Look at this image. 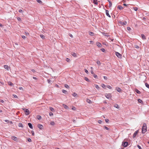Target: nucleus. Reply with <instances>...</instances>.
I'll return each instance as SVG.
<instances>
[{"label":"nucleus","mask_w":149,"mask_h":149,"mask_svg":"<svg viewBox=\"0 0 149 149\" xmlns=\"http://www.w3.org/2000/svg\"><path fill=\"white\" fill-rule=\"evenodd\" d=\"M147 131V127L145 123H144L143 124L142 132L143 134L145 133Z\"/></svg>","instance_id":"nucleus-1"},{"label":"nucleus","mask_w":149,"mask_h":149,"mask_svg":"<svg viewBox=\"0 0 149 149\" xmlns=\"http://www.w3.org/2000/svg\"><path fill=\"white\" fill-rule=\"evenodd\" d=\"M22 109L24 110V111L25 112V114L26 115H27L29 114V111L27 109L23 108Z\"/></svg>","instance_id":"nucleus-2"},{"label":"nucleus","mask_w":149,"mask_h":149,"mask_svg":"<svg viewBox=\"0 0 149 149\" xmlns=\"http://www.w3.org/2000/svg\"><path fill=\"white\" fill-rule=\"evenodd\" d=\"M105 96L108 99H111L112 97L110 93H106L105 94Z\"/></svg>","instance_id":"nucleus-3"},{"label":"nucleus","mask_w":149,"mask_h":149,"mask_svg":"<svg viewBox=\"0 0 149 149\" xmlns=\"http://www.w3.org/2000/svg\"><path fill=\"white\" fill-rule=\"evenodd\" d=\"M128 144V142L126 141H123L122 145L124 147H127Z\"/></svg>","instance_id":"nucleus-4"},{"label":"nucleus","mask_w":149,"mask_h":149,"mask_svg":"<svg viewBox=\"0 0 149 149\" xmlns=\"http://www.w3.org/2000/svg\"><path fill=\"white\" fill-rule=\"evenodd\" d=\"M116 54L118 58H121L122 55L118 52H116Z\"/></svg>","instance_id":"nucleus-5"},{"label":"nucleus","mask_w":149,"mask_h":149,"mask_svg":"<svg viewBox=\"0 0 149 149\" xmlns=\"http://www.w3.org/2000/svg\"><path fill=\"white\" fill-rule=\"evenodd\" d=\"M119 22L120 24H121L122 25H126L127 24V22L126 21L122 22L121 21H120Z\"/></svg>","instance_id":"nucleus-6"},{"label":"nucleus","mask_w":149,"mask_h":149,"mask_svg":"<svg viewBox=\"0 0 149 149\" xmlns=\"http://www.w3.org/2000/svg\"><path fill=\"white\" fill-rule=\"evenodd\" d=\"M138 130H137L133 134V138H134L136 136V135H137L138 132Z\"/></svg>","instance_id":"nucleus-7"},{"label":"nucleus","mask_w":149,"mask_h":149,"mask_svg":"<svg viewBox=\"0 0 149 149\" xmlns=\"http://www.w3.org/2000/svg\"><path fill=\"white\" fill-rule=\"evenodd\" d=\"M116 90L119 92H121L122 91L120 88L118 87H117L116 88Z\"/></svg>","instance_id":"nucleus-8"},{"label":"nucleus","mask_w":149,"mask_h":149,"mask_svg":"<svg viewBox=\"0 0 149 149\" xmlns=\"http://www.w3.org/2000/svg\"><path fill=\"white\" fill-rule=\"evenodd\" d=\"M38 127L40 129H42L43 127V126L40 124H38Z\"/></svg>","instance_id":"nucleus-9"},{"label":"nucleus","mask_w":149,"mask_h":149,"mask_svg":"<svg viewBox=\"0 0 149 149\" xmlns=\"http://www.w3.org/2000/svg\"><path fill=\"white\" fill-rule=\"evenodd\" d=\"M109 11L108 10H106V15H107V16H108L109 17H110L111 16L109 15Z\"/></svg>","instance_id":"nucleus-10"},{"label":"nucleus","mask_w":149,"mask_h":149,"mask_svg":"<svg viewBox=\"0 0 149 149\" xmlns=\"http://www.w3.org/2000/svg\"><path fill=\"white\" fill-rule=\"evenodd\" d=\"M96 44L99 47H101L102 46V44L100 42H96Z\"/></svg>","instance_id":"nucleus-11"},{"label":"nucleus","mask_w":149,"mask_h":149,"mask_svg":"<svg viewBox=\"0 0 149 149\" xmlns=\"http://www.w3.org/2000/svg\"><path fill=\"white\" fill-rule=\"evenodd\" d=\"M28 125L29 126V127L31 129H33V126L32 125V124L30 123H28Z\"/></svg>","instance_id":"nucleus-12"},{"label":"nucleus","mask_w":149,"mask_h":149,"mask_svg":"<svg viewBox=\"0 0 149 149\" xmlns=\"http://www.w3.org/2000/svg\"><path fill=\"white\" fill-rule=\"evenodd\" d=\"M4 67L6 70H9V67L7 65H4Z\"/></svg>","instance_id":"nucleus-13"},{"label":"nucleus","mask_w":149,"mask_h":149,"mask_svg":"<svg viewBox=\"0 0 149 149\" xmlns=\"http://www.w3.org/2000/svg\"><path fill=\"white\" fill-rule=\"evenodd\" d=\"M12 139L13 140L15 141H16L17 140V138L15 136H12Z\"/></svg>","instance_id":"nucleus-14"},{"label":"nucleus","mask_w":149,"mask_h":149,"mask_svg":"<svg viewBox=\"0 0 149 149\" xmlns=\"http://www.w3.org/2000/svg\"><path fill=\"white\" fill-rule=\"evenodd\" d=\"M63 106L65 109H69L67 105L63 104Z\"/></svg>","instance_id":"nucleus-15"},{"label":"nucleus","mask_w":149,"mask_h":149,"mask_svg":"<svg viewBox=\"0 0 149 149\" xmlns=\"http://www.w3.org/2000/svg\"><path fill=\"white\" fill-rule=\"evenodd\" d=\"M141 36L143 39L145 40L146 39V37L144 34H142L141 35Z\"/></svg>","instance_id":"nucleus-16"},{"label":"nucleus","mask_w":149,"mask_h":149,"mask_svg":"<svg viewBox=\"0 0 149 149\" xmlns=\"http://www.w3.org/2000/svg\"><path fill=\"white\" fill-rule=\"evenodd\" d=\"M114 107H115V108H116L117 109H118L119 108V107H120L119 106H118V104H115L114 105Z\"/></svg>","instance_id":"nucleus-17"},{"label":"nucleus","mask_w":149,"mask_h":149,"mask_svg":"<svg viewBox=\"0 0 149 149\" xmlns=\"http://www.w3.org/2000/svg\"><path fill=\"white\" fill-rule=\"evenodd\" d=\"M135 92L138 94H140L141 93V92L137 89H135Z\"/></svg>","instance_id":"nucleus-18"},{"label":"nucleus","mask_w":149,"mask_h":149,"mask_svg":"<svg viewBox=\"0 0 149 149\" xmlns=\"http://www.w3.org/2000/svg\"><path fill=\"white\" fill-rule=\"evenodd\" d=\"M89 34L90 35H91V36H94V33H93V32H89Z\"/></svg>","instance_id":"nucleus-19"},{"label":"nucleus","mask_w":149,"mask_h":149,"mask_svg":"<svg viewBox=\"0 0 149 149\" xmlns=\"http://www.w3.org/2000/svg\"><path fill=\"white\" fill-rule=\"evenodd\" d=\"M37 118L38 120H40L41 119L42 117L40 116H37Z\"/></svg>","instance_id":"nucleus-20"},{"label":"nucleus","mask_w":149,"mask_h":149,"mask_svg":"<svg viewBox=\"0 0 149 149\" xmlns=\"http://www.w3.org/2000/svg\"><path fill=\"white\" fill-rule=\"evenodd\" d=\"M71 54L74 57L77 56V54L75 53H72Z\"/></svg>","instance_id":"nucleus-21"},{"label":"nucleus","mask_w":149,"mask_h":149,"mask_svg":"<svg viewBox=\"0 0 149 149\" xmlns=\"http://www.w3.org/2000/svg\"><path fill=\"white\" fill-rule=\"evenodd\" d=\"M86 101L89 103H91V101L90 100L88 99Z\"/></svg>","instance_id":"nucleus-22"},{"label":"nucleus","mask_w":149,"mask_h":149,"mask_svg":"<svg viewBox=\"0 0 149 149\" xmlns=\"http://www.w3.org/2000/svg\"><path fill=\"white\" fill-rule=\"evenodd\" d=\"M138 101L139 103H143V101L140 99H138Z\"/></svg>","instance_id":"nucleus-23"},{"label":"nucleus","mask_w":149,"mask_h":149,"mask_svg":"<svg viewBox=\"0 0 149 149\" xmlns=\"http://www.w3.org/2000/svg\"><path fill=\"white\" fill-rule=\"evenodd\" d=\"M49 109L52 111H54V109L52 107L49 108Z\"/></svg>","instance_id":"nucleus-24"},{"label":"nucleus","mask_w":149,"mask_h":149,"mask_svg":"<svg viewBox=\"0 0 149 149\" xmlns=\"http://www.w3.org/2000/svg\"><path fill=\"white\" fill-rule=\"evenodd\" d=\"M84 79L87 81L89 82L90 81L88 78L86 77H85Z\"/></svg>","instance_id":"nucleus-25"},{"label":"nucleus","mask_w":149,"mask_h":149,"mask_svg":"<svg viewBox=\"0 0 149 149\" xmlns=\"http://www.w3.org/2000/svg\"><path fill=\"white\" fill-rule=\"evenodd\" d=\"M18 126L19 127H23V125L21 123H19V124Z\"/></svg>","instance_id":"nucleus-26"},{"label":"nucleus","mask_w":149,"mask_h":149,"mask_svg":"<svg viewBox=\"0 0 149 149\" xmlns=\"http://www.w3.org/2000/svg\"><path fill=\"white\" fill-rule=\"evenodd\" d=\"M93 2L95 4H97V0H93Z\"/></svg>","instance_id":"nucleus-27"},{"label":"nucleus","mask_w":149,"mask_h":149,"mask_svg":"<svg viewBox=\"0 0 149 149\" xmlns=\"http://www.w3.org/2000/svg\"><path fill=\"white\" fill-rule=\"evenodd\" d=\"M95 87L97 89H99L100 88L97 85H96V84H95Z\"/></svg>","instance_id":"nucleus-28"},{"label":"nucleus","mask_w":149,"mask_h":149,"mask_svg":"<svg viewBox=\"0 0 149 149\" xmlns=\"http://www.w3.org/2000/svg\"><path fill=\"white\" fill-rule=\"evenodd\" d=\"M62 92L64 93H67V91L65 90H62Z\"/></svg>","instance_id":"nucleus-29"},{"label":"nucleus","mask_w":149,"mask_h":149,"mask_svg":"<svg viewBox=\"0 0 149 149\" xmlns=\"http://www.w3.org/2000/svg\"><path fill=\"white\" fill-rule=\"evenodd\" d=\"M118 8L119 9H122L123 8L121 6H118Z\"/></svg>","instance_id":"nucleus-30"},{"label":"nucleus","mask_w":149,"mask_h":149,"mask_svg":"<svg viewBox=\"0 0 149 149\" xmlns=\"http://www.w3.org/2000/svg\"><path fill=\"white\" fill-rule=\"evenodd\" d=\"M145 85H146V86L148 88H149V85L147 83H145Z\"/></svg>","instance_id":"nucleus-31"},{"label":"nucleus","mask_w":149,"mask_h":149,"mask_svg":"<svg viewBox=\"0 0 149 149\" xmlns=\"http://www.w3.org/2000/svg\"><path fill=\"white\" fill-rule=\"evenodd\" d=\"M40 37L42 39H44L45 38V36L43 35H40Z\"/></svg>","instance_id":"nucleus-32"},{"label":"nucleus","mask_w":149,"mask_h":149,"mask_svg":"<svg viewBox=\"0 0 149 149\" xmlns=\"http://www.w3.org/2000/svg\"><path fill=\"white\" fill-rule=\"evenodd\" d=\"M39 3H42V1L40 0H36Z\"/></svg>","instance_id":"nucleus-33"},{"label":"nucleus","mask_w":149,"mask_h":149,"mask_svg":"<svg viewBox=\"0 0 149 149\" xmlns=\"http://www.w3.org/2000/svg\"><path fill=\"white\" fill-rule=\"evenodd\" d=\"M50 124L54 125L55 124V123L54 121H51L50 123Z\"/></svg>","instance_id":"nucleus-34"},{"label":"nucleus","mask_w":149,"mask_h":149,"mask_svg":"<svg viewBox=\"0 0 149 149\" xmlns=\"http://www.w3.org/2000/svg\"><path fill=\"white\" fill-rule=\"evenodd\" d=\"M134 47L137 49H139V47L137 45H135L134 46Z\"/></svg>","instance_id":"nucleus-35"},{"label":"nucleus","mask_w":149,"mask_h":149,"mask_svg":"<svg viewBox=\"0 0 149 149\" xmlns=\"http://www.w3.org/2000/svg\"><path fill=\"white\" fill-rule=\"evenodd\" d=\"M96 63L97 65H100V62L99 61H97Z\"/></svg>","instance_id":"nucleus-36"},{"label":"nucleus","mask_w":149,"mask_h":149,"mask_svg":"<svg viewBox=\"0 0 149 149\" xmlns=\"http://www.w3.org/2000/svg\"><path fill=\"white\" fill-rule=\"evenodd\" d=\"M106 87H107V88H108L110 89H112V87L110 86L109 85H107L106 86Z\"/></svg>","instance_id":"nucleus-37"},{"label":"nucleus","mask_w":149,"mask_h":149,"mask_svg":"<svg viewBox=\"0 0 149 149\" xmlns=\"http://www.w3.org/2000/svg\"><path fill=\"white\" fill-rule=\"evenodd\" d=\"M103 52H105V50L104 48H102L101 49Z\"/></svg>","instance_id":"nucleus-38"},{"label":"nucleus","mask_w":149,"mask_h":149,"mask_svg":"<svg viewBox=\"0 0 149 149\" xmlns=\"http://www.w3.org/2000/svg\"><path fill=\"white\" fill-rule=\"evenodd\" d=\"M77 93H74L73 94H72V95L74 97H75L77 95Z\"/></svg>","instance_id":"nucleus-39"},{"label":"nucleus","mask_w":149,"mask_h":149,"mask_svg":"<svg viewBox=\"0 0 149 149\" xmlns=\"http://www.w3.org/2000/svg\"><path fill=\"white\" fill-rule=\"evenodd\" d=\"M49 115L50 116H53V113L52 112H50L49 113Z\"/></svg>","instance_id":"nucleus-40"},{"label":"nucleus","mask_w":149,"mask_h":149,"mask_svg":"<svg viewBox=\"0 0 149 149\" xmlns=\"http://www.w3.org/2000/svg\"><path fill=\"white\" fill-rule=\"evenodd\" d=\"M102 87L103 88H105V87H106V86H105V85H104V84H102Z\"/></svg>","instance_id":"nucleus-41"},{"label":"nucleus","mask_w":149,"mask_h":149,"mask_svg":"<svg viewBox=\"0 0 149 149\" xmlns=\"http://www.w3.org/2000/svg\"><path fill=\"white\" fill-rule=\"evenodd\" d=\"M27 141L29 142H31V139L30 138H29L28 139H27Z\"/></svg>","instance_id":"nucleus-42"},{"label":"nucleus","mask_w":149,"mask_h":149,"mask_svg":"<svg viewBox=\"0 0 149 149\" xmlns=\"http://www.w3.org/2000/svg\"><path fill=\"white\" fill-rule=\"evenodd\" d=\"M70 59L68 58H67L66 59V61L68 62H69L70 61Z\"/></svg>","instance_id":"nucleus-43"},{"label":"nucleus","mask_w":149,"mask_h":149,"mask_svg":"<svg viewBox=\"0 0 149 149\" xmlns=\"http://www.w3.org/2000/svg\"><path fill=\"white\" fill-rule=\"evenodd\" d=\"M93 76L95 78H97V76L95 74H93Z\"/></svg>","instance_id":"nucleus-44"},{"label":"nucleus","mask_w":149,"mask_h":149,"mask_svg":"<svg viewBox=\"0 0 149 149\" xmlns=\"http://www.w3.org/2000/svg\"><path fill=\"white\" fill-rule=\"evenodd\" d=\"M65 86L67 88H69V86L67 84H65Z\"/></svg>","instance_id":"nucleus-45"},{"label":"nucleus","mask_w":149,"mask_h":149,"mask_svg":"<svg viewBox=\"0 0 149 149\" xmlns=\"http://www.w3.org/2000/svg\"><path fill=\"white\" fill-rule=\"evenodd\" d=\"M104 129H106L107 130H109V128L106 126H104Z\"/></svg>","instance_id":"nucleus-46"},{"label":"nucleus","mask_w":149,"mask_h":149,"mask_svg":"<svg viewBox=\"0 0 149 149\" xmlns=\"http://www.w3.org/2000/svg\"><path fill=\"white\" fill-rule=\"evenodd\" d=\"M72 109L73 110H76V108L74 107L73 106Z\"/></svg>","instance_id":"nucleus-47"},{"label":"nucleus","mask_w":149,"mask_h":149,"mask_svg":"<svg viewBox=\"0 0 149 149\" xmlns=\"http://www.w3.org/2000/svg\"><path fill=\"white\" fill-rule=\"evenodd\" d=\"M109 6L110 7L112 6V3H111V2L110 1H109Z\"/></svg>","instance_id":"nucleus-48"},{"label":"nucleus","mask_w":149,"mask_h":149,"mask_svg":"<svg viewBox=\"0 0 149 149\" xmlns=\"http://www.w3.org/2000/svg\"><path fill=\"white\" fill-rule=\"evenodd\" d=\"M98 122L100 124H101L102 123V121L100 120H99L98 121Z\"/></svg>","instance_id":"nucleus-49"},{"label":"nucleus","mask_w":149,"mask_h":149,"mask_svg":"<svg viewBox=\"0 0 149 149\" xmlns=\"http://www.w3.org/2000/svg\"><path fill=\"white\" fill-rule=\"evenodd\" d=\"M109 121V120L108 119H105V121L106 123H108Z\"/></svg>","instance_id":"nucleus-50"},{"label":"nucleus","mask_w":149,"mask_h":149,"mask_svg":"<svg viewBox=\"0 0 149 149\" xmlns=\"http://www.w3.org/2000/svg\"><path fill=\"white\" fill-rule=\"evenodd\" d=\"M17 20H18V21H21V19L19 17H17Z\"/></svg>","instance_id":"nucleus-51"},{"label":"nucleus","mask_w":149,"mask_h":149,"mask_svg":"<svg viewBox=\"0 0 149 149\" xmlns=\"http://www.w3.org/2000/svg\"><path fill=\"white\" fill-rule=\"evenodd\" d=\"M85 72L86 73L88 74V71L86 69H85Z\"/></svg>","instance_id":"nucleus-52"},{"label":"nucleus","mask_w":149,"mask_h":149,"mask_svg":"<svg viewBox=\"0 0 149 149\" xmlns=\"http://www.w3.org/2000/svg\"><path fill=\"white\" fill-rule=\"evenodd\" d=\"M137 147L139 149H141V148L140 146L138 145Z\"/></svg>","instance_id":"nucleus-53"},{"label":"nucleus","mask_w":149,"mask_h":149,"mask_svg":"<svg viewBox=\"0 0 149 149\" xmlns=\"http://www.w3.org/2000/svg\"><path fill=\"white\" fill-rule=\"evenodd\" d=\"M127 30H128L129 31H130L131 29V28L129 27H127Z\"/></svg>","instance_id":"nucleus-54"},{"label":"nucleus","mask_w":149,"mask_h":149,"mask_svg":"<svg viewBox=\"0 0 149 149\" xmlns=\"http://www.w3.org/2000/svg\"><path fill=\"white\" fill-rule=\"evenodd\" d=\"M31 133H32V135L33 136H34V132L33 131H31Z\"/></svg>","instance_id":"nucleus-55"},{"label":"nucleus","mask_w":149,"mask_h":149,"mask_svg":"<svg viewBox=\"0 0 149 149\" xmlns=\"http://www.w3.org/2000/svg\"><path fill=\"white\" fill-rule=\"evenodd\" d=\"M22 38L24 39L26 38V37L24 36H22Z\"/></svg>","instance_id":"nucleus-56"},{"label":"nucleus","mask_w":149,"mask_h":149,"mask_svg":"<svg viewBox=\"0 0 149 149\" xmlns=\"http://www.w3.org/2000/svg\"><path fill=\"white\" fill-rule=\"evenodd\" d=\"M19 13H22V12L23 13V12L22 10H19Z\"/></svg>","instance_id":"nucleus-57"},{"label":"nucleus","mask_w":149,"mask_h":149,"mask_svg":"<svg viewBox=\"0 0 149 149\" xmlns=\"http://www.w3.org/2000/svg\"><path fill=\"white\" fill-rule=\"evenodd\" d=\"M13 95L14 96V97H15V98H17V96L16 95Z\"/></svg>","instance_id":"nucleus-58"},{"label":"nucleus","mask_w":149,"mask_h":149,"mask_svg":"<svg viewBox=\"0 0 149 149\" xmlns=\"http://www.w3.org/2000/svg\"><path fill=\"white\" fill-rule=\"evenodd\" d=\"M19 88L20 89V90H23V88L22 87H20Z\"/></svg>","instance_id":"nucleus-59"},{"label":"nucleus","mask_w":149,"mask_h":149,"mask_svg":"<svg viewBox=\"0 0 149 149\" xmlns=\"http://www.w3.org/2000/svg\"><path fill=\"white\" fill-rule=\"evenodd\" d=\"M104 78L105 79H107V77H105V76H104Z\"/></svg>","instance_id":"nucleus-60"},{"label":"nucleus","mask_w":149,"mask_h":149,"mask_svg":"<svg viewBox=\"0 0 149 149\" xmlns=\"http://www.w3.org/2000/svg\"><path fill=\"white\" fill-rule=\"evenodd\" d=\"M9 84L11 86H12L13 85V84L11 82H10V84Z\"/></svg>","instance_id":"nucleus-61"},{"label":"nucleus","mask_w":149,"mask_h":149,"mask_svg":"<svg viewBox=\"0 0 149 149\" xmlns=\"http://www.w3.org/2000/svg\"><path fill=\"white\" fill-rule=\"evenodd\" d=\"M25 34L26 35H29V33L28 32H25Z\"/></svg>","instance_id":"nucleus-62"},{"label":"nucleus","mask_w":149,"mask_h":149,"mask_svg":"<svg viewBox=\"0 0 149 149\" xmlns=\"http://www.w3.org/2000/svg\"><path fill=\"white\" fill-rule=\"evenodd\" d=\"M5 121L6 122L8 123V122H9V120H6Z\"/></svg>","instance_id":"nucleus-63"},{"label":"nucleus","mask_w":149,"mask_h":149,"mask_svg":"<svg viewBox=\"0 0 149 149\" xmlns=\"http://www.w3.org/2000/svg\"><path fill=\"white\" fill-rule=\"evenodd\" d=\"M31 70L33 72H35V70H33V69H32Z\"/></svg>","instance_id":"nucleus-64"}]
</instances>
